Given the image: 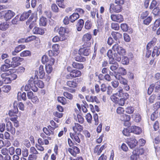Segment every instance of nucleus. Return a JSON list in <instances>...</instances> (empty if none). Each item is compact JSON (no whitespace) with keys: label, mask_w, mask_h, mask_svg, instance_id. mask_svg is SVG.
Masks as SVG:
<instances>
[{"label":"nucleus","mask_w":160,"mask_h":160,"mask_svg":"<svg viewBox=\"0 0 160 160\" xmlns=\"http://www.w3.org/2000/svg\"><path fill=\"white\" fill-rule=\"evenodd\" d=\"M82 40L84 42V46L87 47H89L92 41L91 34L88 33L84 34L82 38Z\"/></svg>","instance_id":"1"},{"label":"nucleus","mask_w":160,"mask_h":160,"mask_svg":"<svg viewBox=\"0 0 160 160\" xmlns=\"http://www.w3.org/2000/svg\"><path fill=\"white\" fill-rule=\"evenodd\" d=\"M114 77L116 79L119 81L120 83L124 86V88L126 90L128 91L129 89V87L127 84L128 81L126 79L118 74H116Z\"/></svg>","instance_id":"2"},{"label":"nucleus","mask_w":160,"mask_h":160,"mask_svg":"<svg viewBox=\"0 0 160 160\" xmlns=\"http://www.w3.org/2000/svg\"><path fill=\"white\" fill-rule=\"evenodd\" d=\"M112 49L113 51L117 52L118 53L122 56L125 55L126 52L125 50L118 44H115L114 45Z\"/></svg>","instance_id":"3"},{"label":"nucleus","mask_w":160,"mask_h":160,"mask_svg":"<svg viewBox=\"0 0 160 160\" xmlns=\"http://www.w3.org/2000/svg\"><path fill=\"white\" fill-rule=\"evenodd\" d=\"M122 7L120 5H117L114 6L113 4L111 3L110 5L109 11L111 13L113 12H119L121 11Z\"/></svg>","instance_id":"4"},{"label":"nucleus","mask_w":160,"mask_h":160,"mask_svg":"<svg viewBox=\"0 0 160 160\" xmlns=\"http://www.w3.org/2000/svg\"><path fill=\"white\" fill-rule=\"evenodd\" d=\"M4 18L7 21L11 19L15 15V13L10 10L4 11Z\"/></svg>","instance_id":"5"},{"label":"nucleus","mask_w":160,"mask_h":160,"mask_svg":"<svg viewBox=\"0 0 160 160\" xmlns=\"http://www.w3.org/2000/svg\"><path fill=\"white\" fill-rule=\"evenodd\" d=\"M127 143L130 148L133 149L136 146L138 142L136 140L135 137H133L128 139L127 141Z\"/></svg>","instance_id":"6"},{"label":"nucleus","mask_w":160,"mask_h":160,"mask_svg":"<svg viewBox=\"0 0 160 160\" xmlns=\"http://www.w3.org/2000/svg\"><path fill=\"white\" fill-rule=\"evenodd\" d=\"M21 58L19 57H14L12 58V61L11 62L10 66L12 68L16 67L20 65L19 61Z\"/></svg>","instance_id":"7"},{"label":"nucleus","mask_w":160,"mask_h":160,"mask_svg":"<svg viewBox=\"0 0 160 160\" xmlns=\"http://www.w3.org/2000/svg\"><path fill=\"white\" fill-rule=\"evenodd\" d=\"M68 151L72 156L76 157L77 154L79 152L80 150L77 147L73 146L70 148H69Z\"/></svg>","instance_id":"8"},{"label":"nucleus","mask_w":160,"mask_h":160,"mask_svg":"<svg viewBox=\"0 0 160 160\" xmlns=\"http://www.w3.org/2000/svg\"><path fill=\"white\" fill-rule=\"evenodd\" d=\"M36 80L33 78H31L29 80L28 84L31 87V89L34 92H36L38 91V88L36 87Z\"/></svg>","instance_id":"9"},{"label":"nucleus","mask_w":160,"mask_h":160,"mask_svg":"<svg viewBox=\"0 0 160 160\" xmlns=\"http://www.w3.org/2000/svg\"><path fill=\"white\" fill-rule=\"evenodd\" d=\"M111 18L113 21L118 22H121L123 20V17L121 14H112L111 16Z\"/></svg>","instance_id":"10"},{"label":"nucleus","mask_w":160,"mask_h":160,"mask_svg":"<svg viewBox=\"0 0 160 160\" xmlns=\"http://www.w3.org/2000/svg\"><path fill=\"white\" fill-rule=\"evenodd\" d=\"M81 135L80 133L77 132H70V136L71 138L75 140L76 142L78 143H80V140L79 138V136Z\"/></svg>","instance_id":"11"},{"label":"nucleus","mask_w":160,"mask_h":160,"mask_svg":"<svg viewBox=\"0 0 160 160\" xmlns=\"http://www.w3.org/2000/svg\"><path fill=\"white\" fill-rule=\"evenodd\" d=\"M6 128L7 131L10 132L12 134H14L15 133V129L13 127L12 125L10 122H8L6 125Z\"/></svg>","instance_id":"12"},{"label":"nucleus","mask_w":160,"mask_h":160,"mask_svg":"<svg viewBox=\"0 0 160 160\" xmlns=\"http://www.w3.org/2000/svg\"><path fill=\"white\" fill-rule=\"evenodd\" d=\"M72 129L74 132H81L83 130V127L79 124L75 123L74 125L72 127Z\"/></svg>","instance_id":"13"},{"label":"nucleus","mask_w":160,"mask_h":160,"mask_svg":"<svg viewBox=\"0 0 160 160\" xmlns=\"http://www.w3.org/2000/svg\"><path fill=\"white\" fill-rule=\"evenodd\" d=\"M25 48V46L24 45H19L15 48L14 51L12 52V54L13 55H15L17 53H18Z\"/></svg>","instance_id":"14"},{"label":"nucleus","mask_w":160,"mask_h":160,"mask_svg":"<svg viewBox=\"0 0 160 160\" xmlns=\"http://www.w3.org/2000/svg\"><path fill=\"white\" fill-rule=\"evenodd\" d=\"M130 128L131 132H133L136 134H139L142 132L141 129L138 127L132 126Z\"/></svg>","instance_id":"15"},{"label":"nucleus","mask_w":160,"mask_h":160,"mask_svg":"<svg viewBox=\"0 0 160 160\" xmlns=\"http://www.w3.org/2000/svg\"><path fill=\"white\" fill-rule=\"evenodd\" d=\"M37 74L40 78H42L45 75V73L44 72L43 66L41 65L38 70V72H37Z\"/></svg>","instance_id":"16"},{"label":"nucleus","mask_w":160,"mask_h":160,"mask_svg":"<svg viewBox=\"0 0 160 160\" xmlns=\"http://www.w3.org/2000/svg\"><path fill=\"white\" fill-rule=\"evenodd\" d=\"M31 13V10H29L27 12H23L20 18V20L22 21L25 20L29 17Z\"/></svg>","instance_id":"17"},{"label":"nucleus","mask_w":160,"mask_h":160,"mask_svg":"<svg viewBox=\"0 0 160 160\" xmlns=\"http://www.w3.org/2000/svg\"><path fill=\"white\" fill-rule=\"evenodd\" d=\"M79 15L78 13H74L70 15L69 17L70 21L71 22H73L79 17Z\"/></svg>","instance_id":"18"},{"label":"nucleus","mask_w":160,"mask_h":160,"mask_svg":"<svg viewBox=\"0 0 160 160\" xmlns=\"http://www.w3.org/2000/svg\"><path fill=\"white\" fill-rule=\"evenodd\" d=\"M32 31L34 34L42 35L44 33V31L43 29L38 27H35L33 29Z\"/></svg>","instance_id":"19"},{"label":"nucleus","mask_w":160,"mask_h":160,"mask_svg":"<svg viewBox=\"0 0 160 160\" xmlns=\"http://www.w3.org/2000/svg\"><path fill=\"white\" fill-rule=\"evenodd\" d=\"M79 52L81 54L87 56L89 54L90 51L89 48H80L79 51Z\"/></svg>","instance_id":"20"},{"label":"nucleus","mask_w":160,"mask_h":160,"mask_svg":"<svg viewBox=\"0 0 160 160\" xmlns=\"http://www.w3.org/2000/svg\"><path fill=\"white\" fill-rule=\"evenodd\" d=\"M66 83L68 86L72 88H76L78 85L77 83L74 80L68 81Z\"/></svg>","instance_id":"21"},{"label":"nucleus","mask_w":160,"mask_h":160,"mask_svg":"<svg viewBox=\"0 0 160 160\" xmlns=\"http://www.w3.org/2000/svg\"><path fill=\"white\" fill-rule=\"evenodd\" d=\"M84 21L82 19H80L78 20L76 25L77 29L78 31H81L83 26Z\"/></svg>","instance_id":"22"},{"label":"nucleus","mask_w":160,"mask_h":160,"mask_svg":"<svg viewBox=\"0 0 160 160\" xmlns=\"http://www.w3.org/2000/svg\"><path fill=\"white\" fill-rule=\"evenodd\" d=\"M112 35L114 38L116 40H119L122 38V35L117 32H113L112 33Z\"/></svg>","instance_id":"23"},{"label":"nucleus","mask_w":160,"mask_h":160,"mask_svg":"<svg viewBox=\"0 0 160 160\" xmlns=\"http://www.w3.org/2000/svg\"><path fill=\"white\" fill-rule=\"evenodd\" d=\"M71 72L73 78L80 77L82 74L81 71L77 70H72Z\"/></svg>","instance_id":"24"},{"label":"nucleus","mask_w":160,"mask_h":160,"mask_svg":"<svg viewBox=\"0 0 160 160\" xmlns=\"http://www.w3.org/2000/svg\"><path fill=\"white\" fill-rule=\"evenodd\" d=\"M117 92L114 93L115 95L118 97H122L123 95V89L121 87H119L116 89Z\"/></svg>","instance_id":"25"},{"label":"nucleus","mask_w":160,"mask_h":160,"mask_svg":"<svg viewBox=\"0 0 160 160\" xmlns=\"http://www.w3.org/2000/svg\"><path fill=\"white\" fill-rule=\"evenodd\" d=\"M47 23V18L43 17H41L39 19V25L41 26H45Z\"/></svg>","instance_id":"26"},{"label":"nucleus","mask_w":160,"mask_h":160,"mask_svg":"<svg viewBox=\"0 0 160 160\" xmlns=\"http://www.w3.org/2000/svg\"><path fill=\"white\" fill-rule=\"evenodd\" d=\"M72 66L73 68L78 69H81L83 68V66L82 64L76 62H73L72 63Z\"/></svg>","instance_id":"27"},{"label":"nucleus","mask_w":160,"mask_h":160,"mask_svg":"<svg viewBox=\"0 0 160 160\" xmlns=\"http://www.w3.org/2000/svg\"><path fill=\"white\" fill-rule=\"evenodd\" d=\"M119 67V65L117 62H115L113 64L110 65L109 67L110 69L112 72H115Z\"/></svg>","instance_id":"28"},{"label":"nucleus","mask_w":160,"mask_h":160,"mask_svg":"<svg viewBox=\"0 0 160 160\" xmlns=\"http://www.w3.org/2000/svg\"><path fill=\"white\" fill-rule=\"evenodd\" d=\"M131 117L130 115L126 114H123L120 118V119L124 122H128L130 119Z\"/></svg>","instance_id":"29"},{"label":"nucleus","mask_w":160,"mask_h":160,"mask_svg":"<svg viewBox=\"0 0 160 160\" xmlns=\"http://www.w3.org/2000/svg\"><path fill=\"white\" fill-rule=\"evenodd\" d=\"M9 27V24L7 22H2L0 24V30H5Z\"/></svg>","instance_id":"30"},{"label":"nucleus","mask_w":160,"mask_h":160,"mask_svg":"<svg viewBox=\"0 0 160 160\" xmlns=\"http://www.w3.org/2000/svg\"><path fill=\"white\" fill-rule=\"evenodd\" d=\"M66 39V37H61L59 38L58 36H55L52 39V41L53 42H56L59 41H63Z\"/></svg>","instance_id":"31"},{"label":"nucleus","mask_w":160,"mask_h":160,"mask_svg":"<svg viewBox=\"0 0 160 160\" xmlns=\"http://www.w3.org/2000/svg\"><path fill=\"white\" fill-rule=\"evenodd\" d=\"M86 98L88 101L90 102H97L98 100L96 96H87Z\"/></svg>","instance_id":"32"},{"label":"nucleus","mask_w":160,"mask_h":160,"mask_svg":"<svg viewBox=\"0 0 160 160\" xmlns=\"http://www.w3.org/2000/svg\"><path fill=\"white\" fill-rule=\"evenodd\" d=\"M58 33L61 37H66L65 35V33H66V29L62 27H60L58 29Z\"/></svg>","instance_id":"33"},{"label":"nucleus","mask_w":160,"mask_h":160,"mask_svg":"<svg viewBox=\"0 0 160 160\" xmlns=\"http://www.w3.org/2000/svg\"><path fill=\"white\" fill-rule=\"evenodd\" d=\"M159 49L157 47H155L154 48L153 51L152 52V57H154L155 55L156 56H158L160 53V52H159Z\"/></svg>","instance_id":"34"},{"label":"nucleus","mask_w":160,"mask_h":160,"mask_svg":"<svg viewBox=\"0 0 160 160\" xmlns=\"http://www.w3.org/2000/svg\"><path fill=\"white\" fill-rule=\"evenodd\" d=\"M82 54H80V53L79 52V54L76 55L75 57V60L78 62H83L85 61V58L81 56Z\"/></svg>","instance_id":"35"},{"label":"nucleus","mask_w":160,"mask_h":160,"mask_svg":"<svg viewBox=\"0 0 160 160\" xmlns=\"http://www.w3.org/2000/svg\"><path fill=\"white\" fill-rule=\"evenodd\" d=\"M132 117L137 122H139L141 120V117L140 115L138 113H134V114L132 115Z\"/></svg>","instance_id":"36"},{"label":"nucleus","mask_w":160,"mask_h":160,"mask_svg":"<svg viewBox=\"0 0 160 160\" xmlns=\"http://www.w3.org/2000/svg\"><path fill=\"white\" fill-rule=\"evenodd\" d=\"M50 123L52 126L54 127V128L51 127L50 126L49 127H48V128L49 127L50 128V129H49L50 130L52 133V134H53V133L52 132V130H54L55 128H57L58 126V124H56L53 120H52L50 121Z\"/></svg>","instance_id":"37"},{"label":"nucleus","mask_w":160,"mask_h":160,"mask_svg":"<svg viewBox=\"0 0 160 160\" xmlns=\"http://www.w3.org/2000/svg\"><path fill=\"white\" fill-rule=\"evenodd\" d=\"M1 70L3 72H8L9 71V73L10 72L8 70V69L11 67L10 65H6V64H3L2 65L1 67Z\"/></svg>","instance_id":"38"},{"label":"nucleus","mask_w":160,"mask_h":160,"mask_svg":"<svg viewBox=\"0 0 160 160\" xmlns=\"http://www.w3.org/2000/svg\"><path fill=\"white\" fill-rule=\"evenodd\" d=\"M143 153V150L142 148L137 149L133 150L132 154H136L139 156L140 155L142 154Z\"/></svg>","instance_id":"39"},{"label":"nucleus","mask_w":160,"mask_h":160,"mask_svg":"<svg viewBox=\"0 0 160 160\" xmlns=\"http://www.w3.org/2000/svg\"><path fill=\"white\" fill-rule=\"evenodd\" d=\"M125 110L127 113L129 114H131L133 112L134 109L133 107L130 106L127 107L126 108Z\"/></svg>","instance_id":"40"},{"label":"nucleus","mask_w":160,"mask_h":160,"mask_svg":"<svg viewBox=\"0 0 160 160\" xmlns=\"http://www.w3.org/2000/svg\"><path fill=\"white\" fill-rule=\"evenodd\" d=\"M58 101L62 105H65L67 103L66 99L63 97H59L58 98Z\"/></svg>","instance_id":"41"},{"label":"nucleus","mask_w":160,"mask_h":160,"mask_svg":"<svg viewBox=\"0 0 160 160\" xmlns=\"http://www.w3.org/2000/svg\"><path fill=\"white\" fill-rule=\"evenodd\" d=\"M31 54V52L28 50L24 51L20 54V56L22 57H25L29 56Z\"/></svg>","instance_id":"42"},{"label":"nucleus","mask_w":160,"mask_h":160,"mask_svg":"<svg viewBox=\"0 0 160 160\" xmlns=\"http://www.w3.org/2000/svg\"><path fill=\"white\" fill-rule=\"evenodd\" d=\"M130 132H131V130H130V128H124L122 132L124 135L127 136H128L130 135Z\"/></svg>","instance_id":"43"},{"label":"nucleus","mask_w":160,"mask_h":160,"mask_svg":"<svg viewBox=\"0 0 160 160\" xmlns=\"http://www.w3.org/2000/svg\"><path fill=\"white\" fill-rule=\"evenodd\" d=\"M152 19V17L149 16L143 20V23L145 25H148L151 22Z\"/></svg>","instance_id":"44"},{"label":"nucleus","mask_w":160,"mask_h":160,"mask_svg":"<svg viewBox=\"0 0 160 160\" xmlns=\"http://www.w3.org/2000/svg\"><path fill=\"white\" fill-rule=\"evenodd\" d=\"M35 83L37 87H38L39 88H42L44 87V83L42 81L36 80Z\"/></svg>","instance_id":"45"},{"label":"nucleus","mask_w":160,"mask_h":160,"mask_svg":"<svg viewBox=\"0 0 160 160\" xmlns=\"http://www.w3.org/2000/svg\"><path fill=\"white\" fill-rule=\"evenodd\" d=\"M2 91L5 92H8L11 89V86L9 85H4L2 87Z\"/></svg>","instance_id":"46"},{"label":"nucleus","mask_w":160,"mask_h":160,"mask_svg":"<svg viewBox=\"0 0 160 160\" xmlns=\"http://www.w3.org/2000/svg\"><path fill=\"white\" fill-rule=\"evenodd\" d=\"M160 25V19H158L156 20L154 23V26L152 28V30L155 31L156 28Z\"/></svg>","instance_id":"47"},{"label":"nucleus","mask_w":160,"mask_h":160,"mask_svg":"<svg viewBox=\"0 0 160 160\" xmlns=\"http://www.w3.org/2000/svg\"><path fill=\"white\" fill-rule=\"evenodd\" d=\"M63 95L67 98L70 100H72L73 98V95L67 92H63Z\"/></svg>","instance_id":"48"},{"label":"nucleus","mask_w":160,"mask_h":160,"mask_svg":"<svg viewBox=\"0 0 160 160\" xmlns=\"http://www.w3.org/2000/svg\"><path fill=\"white\" fill-rule=\"evenodd\" d=\"M121 55L118 53H115L113 55L114 58L118 62H120L121 60Z\"/></svg>","instance_id":"49"},{"label":"nucleus","mask_w":160,"mask_h":160,"mask_svg":"<svg viewBox=\"0 0 160 160\" xmlns=\"http://www.w3.org/2000/svg\"><path fill=\"white\" fill-rule=\"evenodd\" d=\"M117 97L118 96L115 95L114 93L111 97V98L112 100L116 103H117L118 102L119 100V99Z\"/></svg>","instance_id":"50"},{"label":"nucleus","mask_w":160,"mask_h":160,"mask_svg":"<svg viewBox=\"0 0 160 160\" xmlns=\"http://www.w3.org/2000/svg\"><path fill=\"white\" fill-rule=\"evenodd\" d=\"M77 120L76 119V121H78V122L80 123H83L84 122V119L82 116L80 114H78L77 115Z\"/></svg>","instance_id":"51"},{"label":"nucleus","mask_w":160,"mask_h":160,"mask_svg":"<svg viewBox=\"0 0 160 160\" xmlns=\"http://www.w3.org/2000/svg\"><path fill=\"white\" fill-rule=\"evenodd\" d=\"M152 12L155 16H158L160 17V10L158 8H155Z\"/></svg>","instance_id":"52"},{"label":"nucleus","mask_w":160,"mask_h":160,"mask_svg":"<svg viewBox=\"0 0 160 160\" xmlns=\"http://www.w3.org/2000/svg\"><path fill=\"white\" fill-rule=\"evenodd\" d=\"M112 28L116 30H118L119 28V24L116 23H112L111 24Z\"/></svg>","instance_id":"53"},{"label":"nucleus","mask_w":160,"mask_h":160,"mask_svg":"<svg viewBox=\"0 0 160 160\" xmlns=\"http://www.w3.org/2000/svg\"><path fill=\"white\" fill-rule=\"evenodd\" d=\"M46 70L47 72L48 73H50L51 72L52 68L50 64H48L46 66Z\"/></svg>","instance_id":"54"},{"label":"nucleus","mask_w":160,"mask_h":160,"mask_svg":"<svg viewBox=\"0 0 160 160\" xmlns=\"http://www.w3.org/2000/svg\"><path fill=\"white\" fill-rule=\"evenodd\" d=\"M122 63L123 64H127L129 63V60L128 57H123L122 60Z\"/></svg>","instance_id":"55"},{"label":"nucleus","mask_w":160,"mask_h":160,"mask_svg":"<svg viewBox=\"0 0 160 160\" xmlns=\"http://www.w3.org/2000/svg\"><path fill=\"white\" fill-rule=\"evenodd\" d=\"M121 28L124 31H127L128 29V26L126 23H122L121 25Z\"/></svg>","instance_id":"56"},{"label":"nucleus","mask_w":160,"mask_h":160,"mask_svg":"<svg viewBox=\"0 0 160 160\" xmlns=\"http://www.w3.org/2000/svg\"><path fill=\"white\" fill-rule=\"evenodd\" d=\"M119 72L122 75H125L127 74L126 70L122 67H120L119 68Z\"/></svg>","instance_id":"57"},{"label":"nucleus","mask_w":160,"mask_h":160,"mask_svg":"<svg viewBox=\"0 0 160 160\" xmlns=\"http://www.w3.org/2000/svg\"><path fill=\"white\" fill-rule=\"evenodd\" d=\"M18 112V109L17 108L16 109H15V111H12V110H10L8 112V115L12 117L14 115H15Z\"/></svg>","instance_id":"58"},{"label":"nucleus","mask_w":160,"mask_h":160,"mask_svg":"<svg viewBox=\"0 0 160 160\" xmlns=\"http://www.w3.org/2000/svg\"><path fill=\"white\" fill-rule=\"evenodd\" d=\"M26 25H29V27L30 29H32L35 25V22L33 21L31 23L28 20L26 22Z\"/></svg>","instance_id":"59"},{"label":"nucleus","mask_w":160,"mask_h":160,"mask_svg":"<svg viewBox=\"0 0 160 160\" xmlns=\"http://www.w3.org/2000/svg\"><path fill=\"white\" fill-rule=\"evenodd\" d=\"M37 158V156L36 154H30L28 157V160H36Z\"/></svg>","instance_id":"60"},{"label":"nucleus","mask_w":160,"mask_h":160,"mask_svg":"<svg viewBox=\"0 0 160 160\" xmlns=\"http://www.w3.org/2000/svg\"><path fill=\"white\" fill-rule=\"evenodd\" d=\"M85 117L87 122L88 123H90L92 119L91 114L90 113H88L86 115Z\"/></svg>","instance_id":"61"},{"label":"nucleus","mask_w":160,"mask_h":160,"mask_svg":"<svg viewBox=\"0 0 160 160\" xmlns=\"http://www.w3.org/2000/svg\"><path fill=\"white\" fill-rule=\"evenodd\" d=\"M91 27V24L90 21L88 20L85 23V28L86 29H89Z\"/></svg>","instance_id":"62"},{"label":"nucleus","mask_w":160,"mask_h":160,"mask_svg":"<svg viewBox=\"0 0 160 160\" xmlns=\"http://www.w3.org/2000/svg\"><path fill=\"white\" fill-rule=\"evenodd\" d=\"M131 160H140L139 156L136 154H132L131 156Z\"/></svg>","instance_id":"63"},{"label":"nucleus","mask_w":160,"mask_h":160,"mask_svg":"<svg viewBox=\"0 0 160 160\" xmlns=\"http://www.w3.org/2000/svg\"><path fill=\"white\" fill-rule=\"evenodd\" d=\"M154 85V87L155 88V91L158 90L160 88V81H158Z\"/></svg>","instance_id":"64"}]
</instances>
